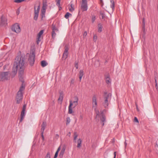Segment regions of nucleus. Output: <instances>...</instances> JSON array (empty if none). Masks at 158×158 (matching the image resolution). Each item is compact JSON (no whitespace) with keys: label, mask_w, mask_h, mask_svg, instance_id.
<instances>
[{"label":"nucleus","mask_w":158,"mask_h":158,"mask_svg":"<svg viewBox=\"0 0 158 158\" xmlns=\"http://www.w3.org/2000/svg\"><path fill=\"white\" fill-rule=\"evenodd\" d=\"M25 56H17L15 59L12 73L15 74L19 70V76L20 78H22L25 69Z\"/></svg>","instance_id":"1"},{"label":"nucleus","mask_w":158,"mask_h":158,"mask_svg":"<svg viewBox=\"0 0 158 158\" xmlns=\"http://www.w3.org/2000/svg\"><path fill=\"white\" fill-rule=\"evenodd\" d=\"M92 107L96 113V118H100L101 124L103 126L104 123L106 122V117L103 112H99L98 110L97 109V98L95 95L92 98Z\"/></svg>","instance_id":"2"},{"label":"nucleus","mask_w":158,"mask_h":158,"mask_svg":"<svg viewBox=\"0 0 158 158\" xmlns=\"http://www.w3.org/2000/svg\"><path fill=\"white\" fill-rule=\"evenodd\" d=\"M111 94L110 93L107 94L105 93L104 95V100L102 102V104L105 108H107L109 105L108 100L109 98H110Z\"/></svg>","instance_id":"3"},{"label":"nucleus","mask_w":158,"mask_h":158,"mask_svg":"<svg viewBox=\"0 0 158 158\" xmlns=\"http://www.w3.org/2000/svg\"><path fill=\"white\" fill-rule=\"evenodd\" d=\"M10 74L9 72H3L0 73V80L3 81L10 79Z\"/></svg>","instance_id":"4"},{"label":"nucleus","mask_w":158,"mask_h":158,"mask_svg":"<svg viewBox=\"0 0 158 158\" xmlns=\"http://www.w3.org/2000/svg\"><path fill=\"white\" fill-rule=\"evenodd\" d=\"M11 29L13 31L17 33H19L21 31L19 25L18 23H15L13 25Z\"/></svg>","instance_id":"5"},{"label":"nucleus","mask_w":158,"mask_h":158,"mask_svg":"<svg viewBox=\"0 0 158 158\" xmlns=\"http://www.w3.org/2000/svg\"><path fill=\"white\" fill-rule=\"evenodd\" d=\"M35 57V54L34 53L30 54L29 55L28 60L31 66L33 65L34 63Z\"/></svg>","instance_id":"6"},{"label":"nucleus","mask_w":158,"mask_h":158,"mask_svg":"<svg viewBox=\"0 0 158 158\" xmlns=\"http://www.w3.org/2000/svg\"><path fill=\"white\" fill-rule=\"evenodd\" d=\"M81 8L82 11L87 10L88 9L87 1H82Z\"/></svg>","instance_id":"7"},{"label":"nucleus","mask_w":158,"mask_h":158,"mask_svg":"<svg viewBox=\"0 0 158 158\" xmlns=\"http://www.w3.org/2000/svg\"><path fill=\"white\" fill-rule=\"evenodd\" d=\"M26 108V105L24 104L22 110L21 114V118L20 120V122H21L23 120L25 115V111Z\"/></svg>","instance_id":"8"},{"label":"nucleus","mask_w":158,"mask_h":158,"mask_svg":"<svg viewBox=\"0 0 158 158\" xmlns=\"http://www.w3.org/2000/svg\"><path fill=\"white\" fill-rule=\"evenodd\" d=\"M23 94L22 93L18 92L17 93V96H16V99L17 100V103H19L20 101L22 99Z\"/></svg>","instance_id":"9"},{"label":"nucleus","mask_w":158,"mask_h":158,"mask_svg":"<svg viewBox=\"0 0 158 158\" xmlns=\"http://www.w3.org/2000/svg\"><path fill=\"white\" fill-rule=\"evenodd\" d=\"M40 9V6L39 5L37 7V8L36 10H35V15L34 16V19L36 20H37L38 16V14L39 12V11Z\"/></svg>","instance_id":"10"},{"label":"nucleus","mask_w":158,"mask_h":158,"mask_svg":"<svg viewBox=\"0 0 158 158\" xmlns=\"http://www.w3.org/2000/svg\"><path fill=\"white\" fill-rule=\"evenodd\" d=\"M68 47L66 46L65 47L63 55L62 57L64 60L66 59L68 56Z\"/></svg>","instance_id":"11"},{"label":"nucleus","mask_w":158,"mask_h":158,"mask_svg":"<svg viewBox=\"0 0 158 158\" xmlns=\"http://www.w3.org/2000/svg\"><path fill=\"white\" fill-rule=\"evenodd\" d=\"M66 149V147L65 145H64L60 151V152L59 153V156L61 158L63 157L64 153L65 152Z\"/></svg>","instance_id":"12"},{"label":"nucleus","mask_w":158,"mask_h":158,"mask_svg":"<svg viewBox=\"0 0 158 158\" xmlns=\"http://www.w3.org/2000/svg\"><path fill=\"white\" fill-rule=\"evenodd\" d=\"M44 32V30H41L38 34V38L37 40V44H38L39 42L40 41V38L41 35L43 34Z\"/></svg>","instance_id":"13"},{"label":"nucleus","mask_w":158,"mask_h":158,"mask_svg":"<svg viewBox=\"0 0 158 158\" xmlns=\"http://www.w3.org/2000/svg\"><path fill=\"white\" fill-rule=\"evenodd\" d=\"M46 126V123L45 122H43L41 125V133H44V132L45 127Z\"/></svg>","instance_id":"14"},{"label":"nucleus","mask_w":158,"mask_h":158,"mask_svg":"<svg viewBox=\"0 0 158 158\" xmlns=\"http://www.w3.org/2000/svg\"><path fill=\"white\" fill-rule=\"evenodd\" d=\"M1 24L2 26L7 24V19L5 18L2 17L1 19Z\"/></svg>","instance_id":"15"},{"label":"nucleus","mask_w":158,"mask_h":158,"mask_svg":"<svg viewBox=\"0 0 158 158\" xmlns=\"http://www.w3.org/2000/svg\"><path fill=\"white\" fill-rule=\"evenodd\" d=\"M110 7L112 9V10L113 11L114 10V7L115 5L114 2L113 0H110Z\"/></svg>","instance_id":"16"},{"label":"nucleus","mask_w":158,"mask_h":158,"mask_svg":"<svg viewBox=\"0 0 158 158\" xmlns=\"http://www.w3.org/2000/svg\"><path fill=\"white\" fill-rule=\"evenodd\" d=\"M102 25L99 23L98 25V31L99 32H101L102 31Z\"/></svg>","instance_id":"17"},{"label":"nucleus","mask_w":158,"mask_h":158,"mask_svg":"<svg viewBox=\"0 0 158 158\" xmlns=\"http://www.w3.org/2000/svg\"><path fill=\"white\" fill-rule=\"evenodd\" d=\"M81 139H79L77 141V147L78 148H80L81 146Z\"/></svg>","instance_id":"18"},{"label":"nucleus","mask_w":158,"mask_h":158,"mask_svg":"<svg viewBox=\"0 0 158 158\" xmlns=\"http://www.w3.org/2000/svg\"><path fill=\"white\" fill-rule=\"evenodd\" d=\"M72 104L71 103L69 106V113L71 114L73 113V110L72 108Z\"/></svg>","instance_id":"19"},{"label":"nucleus","mask_w":158,"mask_h":158,"mask_svg":"<svg viewBox=\"0 0 158 158\" xmlns=\"http://www.w3.org/2000/svg\"><path fill=\"white\" fill-rule=\"evenodd\" d=\"M71 7L69 8V11L71 12L73 11L74 10V5L71 2L70 3Z\"/></svg>","instance_id":"20"},{"label":"nucleus","mask_w":158,"mask_h":158,"mask_svg":"<svg viewBox=\"0 0 158 158\" xmlns=\"http://www.w3.org/2000/svg\"><path fill=\"white\" fill-rule=\"evenodd\" d=\"M71 103L72 104V106H73V107H75L78 105V102H72L71 100L69 101V104H70Z\"/></svg>","instance_id":"21"},{"label":"nucleus","mask_w":158,"mask_h":158,"mask_svg":"<svg viewBox=\"0 0 158 158\" xmlns=\"http://www.w3.org/2000/svg\"><path fill=\"white\" fill-rule=\"evenodd\" d=\"M52 30L53 31L57 32L58 31V30L54 24L52 25Z\"/></svg>","instance_id":"22"},{"label":"nucleus","mask_w":158,"mask_h":158,"mask_svg":"<svg viewBox=\"0 0 158 158\" xmlns=\"http://www.w3.org/2000/svg\"><path fill=\"white\" fill-rule=\"evenodd\" d=\"M48 64V63L45 60H42L41 62V65L43 67H44Z\"/></svg>","instance_id":"23"},{"label":"nucleus","mask_w":158,"mask_h":158,"mask_svg":"<svg viewBox=\"0 0 158 158\" xmlns=\"http://www.w3.org/2000/svg\"><path fill=\"white\" fill-rule=\"evenodd\" d=\"M63 97L62 94H60V95L58 99V102L61 103L62 102Z\"/></svg>","instance_id":"24"},{"label":"nucleus","mask_w":158,"mask_h":158,"mask_svg":"<svg viewBox=\"0 0 158 158\" xmlns=\"http://www.w3.org/2000/svg\"><path fill=\"white\" fill-rule=\"evenodd\" d=\"M46 10L42 8V9L41 10V13L42 18L45 17V14L46 11Z\"/></svg>","instance_id":"25"},{"label":"nucleus","mask_w":158,"mask_h":158,"mask_svg":"<svg viewBox=\"0 0 158 158\" xmlns=\"http://www.w3.org/2000/svg\"><path fill=\"white\" fill-rule=\"evenodd\" d=\"M43 6L42 7V9H44L46 10L47 9V2L45 1H44L43 4Z\"/></svg>","instance_id":"26"},{"label":"nucleus","mask_w":158,"mask_h":158,"mask_svg":"<svg viewBox=\"0 0 158 158\" xmlns=\"http://www.w3.org/2000/svg\"><path fill=\"white\" fill-rule=\"evenodd\" d=\"M43 6L42 7V9H44L46 10L47 9V2L45 1H44L43 4Z\"/></svg>","instance_id":"27"},{"label":"nucleus","mask_w":158,"mask_h":158,"mask_svg":"<svg viewBox=\"0 0 158 158\" xmlns=\"http://www.w3.org/2000/svg\"><path fill=\"white\" fill-rule=\"evenodd\" d=\"M25 89V87L22 84L21 87H20L19 90L18 91L19 93H22V91L24 90Z\"/></svg>","instance_id":"28"},{"label":"nucleus","mask_w":158,"mask_h":158,"mask_svg":"<svg viewBox=\"0 0 158 158\" xmlns=\"http://www.w3.org/2000/svg\"><path fill=\"white\" fill-rule=\"evenodd\" d=\"M145 24V21L144 19L143 18V33H144V34L145 33V28H144Z\"/></svg>","instance_id":"29"},{"label":"nucleus","mask_w":158,"mask_h":158,"mask_svg":"<svg viewBox=\"0 0 158 158\" xmlns=\"http://www.w3.org/2000/svg\"><path fill=\"white\" fill-rule=\"evenodd\" d=\"M70 15L72 16V14H70L69 12H67L66 13V14L65 15L64 17L66 19H68L69 18Z\"/></svg>","instance_id":"30"},{"label":"nucleus","mask_w":158,"mask_h":158,"mask_svg":"<svg viewBox=\"0 0 158 158\" xmlns=\"http://www.w3.org/2000/svg\"><path fill=\"white\" fill-rule=\"evenodd\" d=\"M106 82L107 83L109 84L110 82V80L109 77H107L106 78Z\"/></svg>","instance_id":"31"},{"label":"nucleus","mask_w":158,"mask_h":158,"mask_svg":"<svg viewBox=\"0 0 158 158\" xmlns=\"http://www.w3.org/2000/svg\"><path fill=\"white\" fill-rule=\"evenodd\" d=\"M66 125H67L69 124L70 122V118L69 117H67L66 118Z\"/></svg>","instance_id":"32"},{"label":"nucleus","mask_w":158,"mask_h":158,"mask_svg":"<svg viewBox=\"0 0 158 158\" xmlns=\"http://www.w3.org/2000/svg\"><path fill=\"white\" fill-rule=\"evenodd\" d=\"M45 158H51L50 153L49 152H47L45 157Z\"/></svg>","instance_id":"33"},{"label":"nucleus","mask_w":158,"mask_h":158,"mask_svg":"<svg viewBox=\"0 0 158 158\" xmlns=\"http://www.w3.org/2000/svg\"><path fill=\"white\" fill-rule=\"evenodd\" d=\"M56 32H55V31L53 32V31H52V38H53V39H54L55 38V36L56 35Z\"/></svg>","instance_id":"34"},{"label":"nucleus","mask_w":158,"mask_h":158,"mask_svg":"<svg viewBox=\"0 0 158 158\" xmlns=\"http://www.w3.org/2000/svg\"><path fill=\"white\" fill-rule=\"evenodd\" d=\"M83 71L82 70H80L79 72V76L83 77Z\"/></svg>","instance_id":"35"},{"label":"nucleus","mask_w":158,"mask_h":158,"mask_svg":"<svg viewBox=\"0 0 158 158\" xmlns=\"http://www.w3.org/2000/svg\"><path fill=\"white\" fill-rule=\"evenodd\" d=\"M74 101L73 102H78V98L77 96H75L74 97Z\"/></svg>","instance_id":"36"},{"label":"nucleus","mask_w":158,"mask_h":158,"mask_svg":"<svg viewBox=\"0 0 158 158\" xmlns=\"http://www.w3.org/2000/svg\"><path fill=\"white\" fill-rule=\"evenodd\" d=\"M56 5L59 7L60 6V0H56Z\"/></svg>","instance_id":"37"},{"label":"nucleus","mask_w":158,"mask_h":158,"mask_svg":"<svg viewBox=\"0 0 158 158\" xmlns=\"http://www.w3.org/2000/svg\"><path fill=\"white\" fill-rule=\"evenodd\" d=\"M97 39V36L96 35H94L93 37V40L94 42H96Z\"/></svg>","instance_id":"38"},{"label":"nucleus","mask_w":158,"mask_h":158,"mask_svg":"<svg viewBox=\"0 0 158 158\" xmlns=\"http://www.w3.org/2000/svg\"><path fill=\"white\" fill-rule=\"evenodd\" d=\"M96 19V17L95 16L93 15L92 18V23H94Z\"/></svg>","instance_id":"39"},{"label":"nucleus","mask_w":158,"mask_h":158,"mask_svg":"<svg viewBox=\"0 0 158 158\" xmlns=\"http://www.w3.org/2000/svg\"><path fill=\"white\" fill-rule=\"evenodd\" d=\"M23 1V0H15L14 1L16 3H19Z\"/></svg>","instance_id":"40"},{"label":"nucleus","mask_w":158,"mask_h":158,"mask_svg":"<svg viewBox=\"0 0 158 158\" xmlns=\"http://www.w3.org/2000/svg\"><path fill=\"white\" fill-rule=\"evenodd\" d=\"M75 67L77 69H78V63L77 62H75Z\"/></svg>","instance_id":"41"},{"label":"nucleus","mask_w":158,"mask_h":158,"mask_svg":"<svg viewBox=\"0 0 158 158\" xmlns=\"http://www.w3.org/2000/svg\"><path fill=\"white\" fill-rule=\"evenodd\" d=\"M87 35V33L86 31H85L84 32L83 35V38H85L86 37V36Z\"/></svg>","instance_id":"42"},{"label":"nucleus","mask_w":158,"mask_h":158,"mask_svg":"<svg viewBox=\"0 0 158 158\" xmlns=\"http://www.w3.org/2000/svg\"><path fill=\"white\" fill-rule=\"evenodd\" d=\"M58 153L57 152H56L55 153L54 156V158H56L58 155Z\"/></svg>","instance_id":"43"},{"label":"nucleus","mask_w":158,"mask_h":158,"mask_svg":"<svg viewBox=\"0 0 158 158\" xmlns=\"http://www.w3.org/2000/svg\"><path fill=\"white\" fill-rule=\"evenodd\" d=\"M134 121H135V122H137V123L139 122L138 120V119L136 117H135Z\"/></svg>","instance_id":"44"},{"label":"nucleus","mask_w":158,"mask_h":158,"mask_svg":"<svg viewBox=\"0 0 158 158\" xmlns=\"http://www.w3.org/2000/svg\"><path fill=\"white\" fill-rule=\"evenodd\" d=\"M74 82V80L72 79L71 82V84H73Z\"/></svg>","instance_id":"45"},{"label":"nucleus","mask_w":158,"mask_h":158,"mask_svg":"<svg viewBox=\"0 0 158 158\" xmlns=\"http://www.w3.org/2000/svg\"><path fill=\"white\" fill-rule=\"evenodd\" d=\"M60 150V146L58 148L57 150V151H56V152H57L58 153L59 151Z\"/></svg>","instance_id":"46"},{"label":"nucleus","mask_w":158,"mask_h":158,"mask_svg":"<svg viewBox=\"0 0 158 158\" xmlns=\"http://www.w3.org/2000/svg\"><path fill=\"white\" fill-rule=\"evenodd\" d=\"M20 13V10L19 9L16 11V14H17L18 15Z\"/></svg>","instance_id":"47"},{"label":"nucleus","mask_w":158,"mask_h":158,"mask_svg":"<svg viewBox=\"0 0 158 158\" xmlns=\"http://www.w3.org/2000/svg\"><path fill=\"white\" fill-rule=\"evenodd\" d=\"M79 118H80V119H81V120H82V119H83V116L82 115H81L80 116V117H79Z\"/></svg>","instance_id":"48"},{"label":"nucleus","mask_w":158,"mask_h":158,"mask_svg":"<svg viewBox=\"0 0 158 158\" xmlns=\"http://www.w3.org/2000/svg\"><path fill=\"white\" fill-rule=\"evenodd\" d=\"M74 136L77 137V135L76 132H74Z\"/></svg>","instance_id":"49"},{"label":"nucleus","mask_w":158,"mask_h":158,"mask_svg":"<svg viewBox=\"0 0 158 158\" xmlns=\"http://www.w3.org/2000/svg\"><path fill=\"white\" fill-rule=\"evenodd\" d=\"M77 137H75V136L74 137V141H75V142H76V139H77Z\"/></svg>","instance_id":"50"},{"label":"nucleus","mask_w":158,"mask_h":158,"mask_svg":"<svg viewBox=\"0 0 158 158\" xmlns=\"http://www.w3.org/2000/svg\"><path fill=\"white\" fill-rule=\"evenodd\" d=\"M155 82L156 83V88H157V83H156V82H157L156 80V79H155Z\"/></svg>","instance_id":"51"},{"label":"nucleus","mask_w":158,"mask_h":158,"mask_svg":"<svg viewBox=\"0 0 158 158\" xmlns=\"http://www.w3.org/2000/svg\"><path fill=\"white\" fill-rule=\"evenodd\" d=\"M41 136L42 138L44 140V135H43L44 133H41Z\"/></svg>","instance_id":"52"},{"label":"nucleus","mask_w":158,"mask_h":158,"mask_svg":"<svg viewBox=\"0 0 158 158\" xmlns=\"http://www.w3.org/2000/svg\"><path fill=\"white\" fill-rule=\"evenodd\" d=\"M70 135H71L70 132H69V133L67 135L70 137Z\"/></svg>","instance_id":"53"},{"label":"nucleus","mask_w":158,"mask_h":158,"mask_svg":"<svg viewBox=\"0 0 158 158\" xmlns=\"http://www.w3.org/2000/svg\"><path fill=\"white\" fill-rule=\"evenodd\" d=\"M82 76H79V79H80V81H81V78H82Z\"/></svg>","instance_id":"54"},{"label":"nucleus","mask_w":158,"mask_h":158,"mask_svg":"<svg viewBox=\"0 0 158 158\" xmlns=\"http://www.w3.org/2000/svg\"><path fill=\"white\" fill-rule=\"evenodd\" d=\"M116 152H114V158H115V156H116Z\"/></svg>","instance_id":"55"},{"label":"nucleus","mask_w":158,"mask_h":158,"mask_svg":"<svg viewBox=\"0 0 158 158\" xmlns=\"http://www.w3.org/2000/svg\"><path fill=\"white\" fill-rule=\"evenodd\" d=\"M136 109H137V110H138V105L136 104Z\"/></svg>","instance_id":"56"},{"label":"nucleus","mask_w":158,"mask_h":158,"mask_svg":"<svg viewBox=\"0 0 158 158\" xmlns=\"http://www.w3.org/2000/svg\"><path fill=\"white\" fill-rule=\"evenodd\" d=\"M82 1H87V0H82Z\"/></svg>","instance_id":"57"},{"label":"nucleus","mask_w":158,"mask_h":158,"mask_svg":"<svg viewBox=\"0 0 158 158\" xmlns=\"http://www.w3.org/2000/svg\"><path fill=\"white\" fill-rule=\"evenodd\" d=\"M125 146H126L127 144V143H126V142H125Z\"/></svg>","instance_id":"58"},{"label":"nucleus","mask_w":158,"mask_h":158,"mask_svg":"<svg viewBox=\"0 0 158 158\" xmlns=\"http://www.w3.org/2000/svg\"><path fill=\"white\" fill-rule=\"evenodd\" d=\"M101 1H102V0H101Z\"/></svg>","instance_id":"59"}]
</instances>
